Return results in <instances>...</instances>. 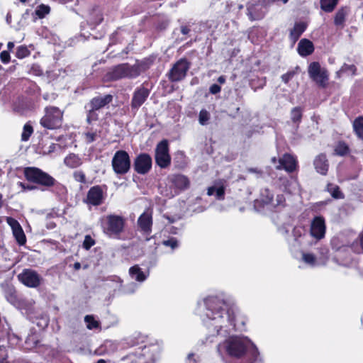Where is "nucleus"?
<instances>
[{"mask_svg": "<svg viewBox=\"0 0 363 363\" xmlns=\"http://www.w3.org/2000/svg\"><path fill=\"white\" fill-rule=\"evenodd\" d=\"M206 316L216 321L215 330L219 333L223 328L235 326L234 311L223 299L218 296H208L204 300Z\"/></svg>", "mask_w": 363, "mask_h": 363, "instance_id": "nucleus-1", "label": "nucleus"}, {"mask_svg": "<svg viewBox=\"0 0 363 363\" xmlns=\"http://www.w3.org/2000/svg\"><path fill=\"white\" fill-rule=\"evenodd\" d=\"M226 351L230 356L237 358L247 353L249 357L248 363H257L259 356L258 349L252 342L239 338L230 340L228 342Z\"/></svg>", "mask_w": 363, "mask_h": 363, "instance_id": "nucleus-2", "label": "nucleus"}, {"mask_svg": "<svg viewBox=\"0 0 363 363\" xmlns=\"http://www.w3.org/2000/svg\"><path fill=\"white\" fill-rule=\"evenodd\" d=\"M160 352V345L150 339L138 352H130L123 359L128 360L130 363H153Z\"/></svg>", "mask_w": 363, "mask_h": 363, "instance_id": "nucleus-3", "label": "nucleus"}, {"mask_svg": "<svg viewBox=\"0 0 363 363\" xmlns=\"http://www.w3.org/2000/svg\"><path fill=\"white\" fill-rule=\"evenodd\" d=\"M26 179L30 183L49 189L58 184L57 181L48 173L35 167H27L23 169Z\"/></svg>", "mask_w": 363, "mask_h": 363, "instance_id": "nucleus-4", "label": "nucleus"}, {"mask_svg": "<svg viewBox=\"0 0 363 363\" xmlns=\"http://www.w3.org/2000/svg\"><path fill=\"white\" fill-rule=\"evenodd\" d=\"M101 225L107 236L118 238L124 231L125 218L120 215L109 214L102 218Z\"/></svg>", "mask_w": 363, "mask_h": 363, "instance_id": "nucleus-5", "label": "nucleus"}, {"mask_svg": "<svg viewBox=\"0 0 363 363\" xmlns=\"http://www.w3.org/2000/svg\"><path fill=\"white\" fill-rule=\"evenodd\" d=\"M63 111L55 106H48L44 108V116L40 120V124L44 128L56 130L62 127Z\"/></svg>", "mask_w": 363, "mask_h": 363, "instance_id": "nucleus-6", "label": "nucleus"}, {"mask_svg": "<svg viewBox=\"0 0 363 363\" xmlns=\"http://www.w3.org/2000/svg\"><path fill=\"white\" fill-rule=\"evenodd\" d=\"M113 172L117 175H125L131 169V160L128 152L123 150H117L111 160Z\"/></svg>", "mask_w": 363, "mask_h": 363, "instance_id": "nucleus-7", "label": "nucleus"}, {"mask_svg": "<svg viewBox=\"0 0 363 363\" xmlns=\"http://www.w3.org/2000/svg\"><path fill=\"white\" fill-rule=\"evenodd\" d=\"M191 67V62L182 57L174 62L167 72L166 77L170 82H179L184 80Z\"/></svg>", "mask_w": 363, "mask_h": 363, "instance_id": "nucleus-8", "label": "nucleus"}, {"mask_svg": "<svg viewBox=\"0 0 363 363\" xmlns=\"http://www.w3.org/2000/svg\"><path fill=\"white\" fill-rule=\"evenodd\" d=\"M138 74L136 69L128 63H122L113 67L107 72L106 77L111 81H117L123 78H136Z\"/></svg>", "mask_w": 363, "mask_h": 363, "instance_id": "nucleus-9", "label": "nucleus"}, {"mask_svg": "<svg viewBox=\"0 0 363 363\" xmlns=\"http://www.w3.org/2000/svg\"><path fill=\"white\" fill-rule=\"evenodd\" d=\"M311 79L318 87L325 89L328 85L329 74L326 69L322 68L318 62H311L308 69Z\"/></svg>", "mask_w": 363, "mask_h": 363, "instance_id": "nucleus-10", "label": "nucleus"}, {"mask_svg": "<svg viewBox=\"0 0 363 363\" xmlns=\"http://www.w3.org/2000/svg\"><path fill=\"white\" fill-rule=\"evenodd\" d=\"M155 159L156 164L161 168H167L171 164V156L167 140L163 139L157 145Z\"/></svg>", "mask_w": 363, "mask_h": 363, "instance_id": "nucleus-11", "label": "nucleus"}, {"mask_svg": "<svg viewBox=\"0 0 363 363\" xmlns=\"http://www.w3.org/2000/svg\"><path fill=\"white\" fill-rule=\"evenodd\" d=\"M153 225L152 211H144L138 218L137 226L139 231L145 236V240L149 241Z\"/></svg>", "mask_w": 363, "mask_h": 363, "instance_id": "nucleus-12", "label": "nucleus"}, {"mask_svg": "<svg viewBox=\"0 0 363 363\" xmlns=\"http://www.w3.org/2000/svg\"><path fill=\"white\" fill-rule=\"evenodd\" d=\"M145 85H147V82H146L137 87L133 94L130 107L132 111H134L135 112L138 111V110L146 101L150 94V89L146 87Z\"/></svg>", "mask_w": 363, "mask_h": 363, "instance_id": "nucleus-13", "label": "nucleus"}, {"mask_svg": "<svg viewBox=\"0 0 363 363\" xmlns=\"http://www.w3.org/2000/svg\"><path fill=\"white\" fill-rule=\"evenodd\" d=\"M152 160L148 153L142 152L138 155L133 161L134 171L141 175L147 174L152 169Z\"/></svg>", "mask_w": 363, "mask_h": 363, "instance_id": "nucleus-14", "label": "nucleus"}, {"mask_svg": "<svg viewBox=\"0 0 363 363\" xmlns=\"http://www.w3.org/2000/svg\"><path fill=\"white\" fill-rule=\"evenodd\" d=\"M18 281L29 288H36L40 285L41 277L39 274L31 269H24L17 276Z\"/></svg>", "mask_w": 363, "mask_h": 363, "instance_id": "nucleus-15", "label": "nucleus"}, {"mask_svg": "<svg viewBox=\"0 0 363 363\" xmlns=\"http://www.w3.org/2000/svg\"><path fill=\"white\" fill-rule=\"evenodd\" d=\"M279 164L276 166L277 170L284 169L287 173H293L297 170L298 162L296 157L289 153H284L278 160Z\"/></svg>", "mask_w": 363, "mask_h": 363, "instance_id": "nucleus-16", "label": "nucleus"}, {"mask_svg": "<svg viewBox=\"0 0 363 363\" xmlns=\"http://www.w3.org/2000/svg\"><path fill=\"white\" fill-rule=\"evenodd\" d=\"M326 225L325 218L321 216H315L311 223L310 234L316 239L320 240L325 235Z\"/></svg>", "mask_w": 363, "mask_h": 363, "instance_id": "nucleus-17", "label": "nucleus"}, {"mask_svg": "<svg viewBox=\"0 0 363 363\" xmlns=\"http://www.w3.org/2000/svg\"><path fill=\"white\" fill-rule=\"evenodd\" d=\"M149 340L150 338L148 336L145 335L140 333H136L125 340L123 343L124 347H134L135 351L133 352H136L142 349L144 345L147 343Z\"/></svg>", "mask_w": 363, "mask_h": 363, "instance_id": "nucleus-18", "label": "nucleus"}, {"mask_svg": "<svg viewBox=\"0 0 363 363\" xmlns=\"http://www.w3.org/2000/svg\"><path fill=\"white\" fill-rule=\"evenodd\" d=\"M6 221L11 228L13 235L16 242L23 246L26 243V237L19 222L12 217H6Z\"/></svg>", "mask_w": 363, "mask_h": 363, "instance_id": "nucleus-19", "label": "nucleus"}, {"mask_svg": "<svg viewBox=\"0 0 363 363\" xmlns=\"http://www.w3.org/2000/svg\"><path fill=\"white\" fill-rule=\"evenodd\" d=\"M104 191L100 185H95L89 189L86 198V203L98 206L104 203Z\"/></svg>", "mask_w": 363, "mask_h": 363, "instance_id": "nucleus-20", "label": "nucleus"}, {"mask_svg": "<svg viewBox=\"0 0 363 363\" xmlns=\"http://www.w3.org/2000/svg\"><path fill=\"white\" fill-rule=\"evenodd\" d=\"M113 100V96L111 94L104 95L99 94L91 98L87 104L94 109L100 111L102 108L108 107L109 104L112 103Z\"/></svg>", "mask_w": 363, "mask_h": 363, "instance_id": "nucleus-21", "label": "nucleus"}, {"mask_svg": "<svg viewBox=\"0 0 363 363\" xmlns=\"http://www.w3.org/2000/svg\"><path fill=\"white\" fill-rule=\"evenodd\" d=\"M313 166L315 171L318 174L323 176L327 175L329 170L330 164L326 154H318L313 160Z\"/></svg>", "mask_w": 363, "mask_h": 363, "instance_id": "nucleus-22", "label": "nucleus"}, {"mask_svg": "<svg viewBox=\"0 0 363 363\" xmlns=\"http://www.w3.org/2000/svg\"><path fill=\"white\" fill-rule=\"evenodd\" d=\"M170 182L174 188L180 191H184L190 186L189 178L186 176L179 174L172 175L170 178Z\"/></svg>", "mask_w": 363, "mask_h": 363, "instance_id": "nucleus-23", "label": "nucleus"}, {"mask_svg": "<svg viewBox=\"0 0 363 363\" xmlns=\"http://www.w3.org/2000/svg\"><path fill=\"white\" fill-rule=\"evenodd\" d=\"M349 12L350 7L347 6L339 8L334 16V25L340 28H343L345 26L346 18Z\"/></svg>", "mask_w": 363, "mask_h": 363, "instance_id": "nucleus-24", "label": "nucleus"}, {"mask_svg": "<svg viewBox=\"0 0 363 363\" xmlns=\"http://www.w3.org/2000/svg\"><path fill=\"white\" fill-rule=\"evenodd\" d=\"M314 45L312 41L303 38L298 44L297 51L301 57H307L314 52Z\"/></svg>", "mask_w": 363, "mask_h": 363, "instance_id": "nucleus-25", "label": "nucleus"}, {"mask_svg": "<svg viewBox=\"0 0 363 363\" xmlns=\"http://www.w3.org/2000/svg\"><path fill=\"white\" fill-rule=\"evenodd\" d=\"M307 28V23L303 21L295 23L293 28L290 30L289 38L294 43Z\"/></svg>", "mask_w": 363, "mask_h": 363, "instance_id": "nucleus-26", "label": "nucleus"}, {"mask_svg": "<svg viewBox=\"0 0 363 363\" xmlns=\"http://www.w3.org/2000/svg\"><path fill=\"white\" fill-rule=\"evenodd\" d=\"M350 249L352 252L357 254H363V233H360L358 238L354 241L350 247H343L338 250L339 253H343Z\"/></svg>", "mask_w": 363, "mask_h": 363, "instance_id": "nucleus-27", "label": "nucleus"}, {"mask_svg": "<svg viewBox=\"0 0 363 363\" xmlns=\"http://www.w3.org/2000/svg\"><path fill=\"white\" fill-rule=\"evenodd\" d=\"M64 163L69 168L76 169L83 164V161L78 155L69 153L65 157Z\"/></svg>", "mask_w": 363, "mask_h": 363, "instance_id": "nucleus-28", "label": "nucleus"}, {"mask_svg": "<svg viewBox=\"0 0 363 363\" xmlns=\"http://www.w3.org/2000/svg\"><path fill=\"white\" fill-rule=\"evenodd\" d=\"M325 191L330 193L331 196L335 199H342L345 198V194L341 191L340 186L333 183H328L325 187Z\"/></svg>", "mask_w": 363, "mask_h": 363, "instance_id": "nucleus-29", "label": "nucleus"}, {"mask_svg": "<svg viewBox=\"0 0 363 363\" xmlns=\"http://www.w3.org/2000/svg\"><path fill=\"white\" fill-rule=\"evenodd\" d=\"M340 0H319L320 9L325 13H332L337 8Z\"/></svg>", "mask_w": 363, "mask_h": 363, "instance_id": "nucleus-30", "label": "nucleus"}, {"mask_svg": "<svg viewBox=\"0 0 363 363\" xmlns=\"http://www.w3.org/2000/svg\"><path fill=\"white\" fill-rule=\"evenodd\" d=\"M303 109L301 106L294 107L290 112L291 120L294 124L296 125L298 128L299 127L300 123H301L303 118Z\"/></svg>", "mask_w": 363, "mask_h": 363, "instance_id": "nucleus-31", "label": "nucleus"}, {"mask_svg": "<svg viewBox=\"0 0 363 363\" xmlns=\"http://www.w3.org/2000/svg\"><path fill=\"white\" fill-rule=\"evenodd\" d=\"M84 108L86 111V121L87 124L91 125L99 119V111L90 107L87 104L85 105Z\"/></svg>", "mask_w": 363, "mask_h": 363, "instance_id": "nucleus-32", "label": "nucleus"}, {"mask_svg": "<svg viewBox=\"0 0 363 363\" xmlns=\"http://www.w3.org/2000/svg\"><path fill=\"white\" fill-rule=\"evenodd\" d=\"M352 128L357 137L363 141V116H358L353 121Z\"/></svg>", "mask_w": 363, "mask_h": 363, "instance_id": "nucleus-33", "label": "nucleus"}, {"mask_svg": "<svg viewBox=\"0 0 363 363\" xmlns=\"http://www.w3.org/2000/svg\"><path fill=\"white\" fill-rule=\"evenodd\" d=\"M129 274L133 279L139 282L144 281L147 278V276L138 264H135L129 269Z\"/></svg>", "mask_w": 363, "mask_h": 363, "instance_id": "nucleus-34", "label": "nucleus"}, {"mask_svg": "<svg viewBox=\"0 0 363 363\" xmlns=\"http://www.w3.org/2000/svg\"><path fill=\"white\" fill-rule=\"evenodd\" d=\"M153 60L150 58H145L143 60H142L140 63H136L133 66V67L136 69V71H138V74H137V77L140 75L142 72H145L147 71L150 66L152 65Z\"/></svg>", "mask_w": 363, "mask_h": 363, "instance_id": "nucleus-35", "label": "nucleus"}, {"mask_svg": "<svg viewBox=\"0 0 363 363\" xmlns=\"http://www.w3.org/2000/svg\"><path fill=\"white\" fill-rule=\"evenodd\" d=\"M334 152L336 155L345 156L350 153V147L345 141L340 140L335 145Z\"/></svg>", "mask_w": 363, "mask_h": 363, "instance_id": "nucleus-36", "label": "nucleus"}, {"mask_svg": "<svg viewBox=\"0 0 363 363\" xmlns=\"http://www.w3.org/2000/svg\"><path fill=\"white\" fill-rule=\"evenodd\" d=\"M5 297L6 300L12 304H15L18 301L17 291L14 288H9L5 291Z\"/></svg>", "mask_w": 363, "mask_h": 363, "instance_id": "nucleus-37", "label": "nucleus"}, {"mask_svg": "<svg viewBox=\"0 0 363 363\" xmlns=\"http://www.w3.org/2000/svg\"><path fill=\"white\" fill-rule=\"evenodd\" d=\"M50 6L42 4L36 8L35 13L39 18H43L45 17L46 15H48L50 13Z\"/></svg>", "mask_w": 363, "mask_h": 363, "instance_id": "nucleus-38", "label": "nucleus"}, {"mask_svg": "<svg viewBox=\"0 0 363 363\" xmlns=\"http://www.w3.org/2000/svg\"><path fill=\"white\" fill-rule=\"evenodd\" d=\"M84 321L86 323V328L89 330L96 329L100 327L99 321L96 320L93 315H86L84 317Z\"/></svg>", "mask_w": 363, "mask_h": 363, "instance_id": "nucleus-39", "label": "nucleus"}, {"mask_svg": "<svg viewBox=\"0 0 363 363\" xmlns=\"http://www.w3.org/2000/svg\"><path fill=\"white\" fill-rule=\"evenodd\" d=\"M30 53L26 45H20L17 47L15 55L18 59H23L28 57Z\"/></svg>", "mask_w": 363, "mask_h": 363, "instance_id": "nucleus-40", "label": "nucleus"}, {"mask_svg": "<svg viewBox=\"0 0 363 363\" xmlns=\"http://www.w3.org/2000/svg\"><path fill=\"white\" fill-rule=\"evenodd\" d=\"M33 133V128L29 123H26L23 128V132L21 134V140L22 141H28Z\"/></svg>", "mask_w": 363, "mask_h": 363, "instance_id": "nucleus-41", "label": "nucleus"}, {"mask_svg": "<svg viewBox=\"0 0 363 363\" xmlns=\"http://www.w3.org/2000/svg\"><path fill=\"white\" fill-rule=\"evenodd\" d=\"M350 72L352 75L357 74V67L354 65H347L345 63L340 68V69L336 72L337 77H340V72Z\"/></svg>", "mask_w": 363, "mask_h": 363, "instance_id": "nucleus-42", "label": "nucleus"}, {"mask_svg": "<svg viewBox=\"0 0 363 363\" xmlns=\"http://www.w3.org/2000/svg\"><path fill=\"white\" fill-rule=\"evenodd\" d=\"M95 244L96 240L90 235H86L82 243V247L86 250H89Z\"/></svg>", "mask_w": 363, "mask_h": 363, "instance_id": "nucleus-43", "label": "nucleus"}, {"mask_svg": "<svg viewBox=\"0 0 363 363\" xmlns=\"http://www.w3.org/2000/svg\"><path fill=\"white\" fill-rule=\"evenodd\" d=\"M72 177L77 182L85 184L86 179L85 173L82 170H76L73 172Z\"/></svg>", "mask_w": 363, "mask_h": 363, "instance_id": "nucleus-44", "label": "nucleus"}, {"mask_svg": "<svg viewBox=\"0 0 363 363\" xmlns=\"http://www.w3.org/2000/svg\"><path fill=\"white\" fill-rule=\"evenodd\" d=\"M210 119V113L206 110L202 109L199 112V121L202 125H206Z\"/></svg>", "mask_w": 363, "mask_h": 363, "instance_id": "nucleus-45", "label": "nucleus"}, {"mask_svg": "<svg viewBox=\"0 0 363 363\" xmlns=\"http://www.w3.org/2000/svg\"><path fill=\"white\" fill-rule=\"evenodd\" d=\"M162 245L166 247H169L172 250H174L178 247V240L176 238L172 237L169 238L168 240H163Z\"/></svg>", "mask_w": 363, "mask_h": 363, "instance_id": "nucleus-46", "label": "nucleus"}, {"mask_svg": "<svg viewBox=\"0 0 363 363\" xmlns=\"http://www.w3.org/2000/svg\"><path fill=\"white\" fill-rule=\"evenodd\" d=\"M303 260L307 264L314 265L316 258L315 256L312 253H303Z\"/></svg>", "mask_w": 363, "mask_h": 363, "instance_id": "nucleus-47", "label": "nucleus"}, {"mask_svg": "<svg viewBox=\"0 0 363 363\" xmlns=\"http://www.w3.org/2000/svg\"><path fill=\"white\" fill-rule=\"evenodd\" d=\"M0 60L2 63L8 64L11 60L10 52L4 50L0 53Z\"/></svg>", "mask_w": 363, "mask_h": 363, "instance_id": "nucleus-48", "label": "nucleus"}, {"mask_svg": "<svg viewBox=\"0 0 363 363\" xmlns=\"http://www.w3.org/2000/svg\"><path fill=\"white\" fill-rule=\"evenodd\" d=\"M295 74V71H289L286 73L281 75V79L285 84H287L294 77Z\"/></svg>", "mask_w": 363, "mask_h": 363, "instance_id": "nucleus-49", "label": "nucleus"}, {"mask_svg": "<svg viewBox=\"0 0 363 363\" xmlns=\"http://www.w3.org/2000/svg\"><path fill=\"white\" fill-rule=\"evenodd\" d=\"M216 199L218 200L224 199V198H225V187L223 186L216 187Z\"/></svg>", "mask_w": 363, "mask_h": 363, "instance_id": "nucleus-50", "label": "nucleus"}, {"mask_svg": "<svg viewBox=\"0 0 363 363\" xmlns=\"http://www.w3.org/2000/svg\"><path fill=\"white\" fill-rule=\"evenodd\" d=\"M168 26L169 21L167 20H162L157 23L155 28L157 30H164L167 28Z\"/></svg>", "mask_w": 363, "mask_h": 363, "instance_id": "nucleus-51", "label": "nucleus"}, {"mask_svg": "<svg viewBox=\"0 0 363 363\" xmlns=\"http://www.w3.org/2000/svg\"><path fill=\"white\" fill-rule=\"evenodd\" d=\"M220 91H221V87L220 85H218L217 84H213L209 87V92L212 94H217L220 93Z\"/></svg>", "mask_w": 363, "mask_h": 363, "instance_id": "nucleus-52", "label": "nucleus"}, {"mask_svg": "<svg viewBox=\"0 0 363 363\" xmlns=\"http://www.w3.org/2000/svg\"><path fill=\"white\" fill-rule=\"evenodd\" d=\"M276 201H277L276 206H284L285 202H286L284 195V194H278L276 198Z\"/></svg>", "mask_w": 363, "mask_h": 363, "instance_id": "nucleus-53", "label": "nucleus"}, {"mask_svg": "<svg viewBox=\"0 0 363 363\" xmlns=\"http://www.w3.org/2000/svg\"><path fill=\"white\" fill-rule=\"evenodd\" d=\"M180 32L184 35H187L191 32V26L189 24L182 25L180 27Z\"/></svg>", "mask_w": 363, "mask_h": 363, "instance_id": "nucleus-54", "label": "nucleus"}, {"mask_svg": "<svg viewBox=\"0 0 363 363\" xmlns=\"http://www.w3.org/2000/svg\"><path fill=\"white\" fill-rule=\"evenodd\" d=\"M88 143H92L96 140V134L95 133L88 132L85 134Z\"/></svg>", "mask_w": 363, "mask_h": 363, "instance_id": "nucleus-55", "label": "nucleus"}, {"mask_svg": "<svg viewBox=\"0 0 363 363\" xmlns=\"http://www.w3.org/2000/svg\"><path fill=\"white\" fill-rule=\"evenodd\" d=\"M18 186H21L23 189H27V190H34L36 189V186H33V185H28V184H24L23 182H19L18 183Z\"/></svg>", "mask_w": 363, "mask_h": 363, "instance_id": "nucleus-56", "label": "nucleus"}, {"mask_svg": "<svg viewBox=\"0 0 363 363\" xmlns=\"http://www.w3.org/2000/svg\"><path fill=\"white\" fill-rule=\"evenodd\" d=\"M195 354L194 353L189 354L186 358V363H196V359L194 357Z\"/></svg>", "mask_w": 363, "mask_h": 363, "instance_id": "nucleus-57", "label": "nucleus"}, {"mask_svg": "<svg viewBox=\"0 0 363 363\" xmlns=\"http://www.w3.org/2000/svg\"><path fill=\"white\" fill-rule=\"evenodd\" d=\"M216 186H215L208 187V190H207V194L208 196L213 195L214 194H216Z\"/></svg>", "mask_w": 363, "mask_h": 363, "instance_id": "nucleus-58", "label": "nucleus"}, {"mask_svg": "<svg viewBox=\"0 0 363 363\" xmlns=\"http://www.w3.org/2000/svg\"><path fill=\"white\" fill-rule=\"evenodd\" d=\"M289 0H264L265 4H272L275 2L282 1L284 4H286Z\"/></svg>", "mask_w": 363, "mask_h": 363, "instance_id": "nucleus-59", "label": "nucleus"}, {"mask_svg": "<svg viewBox=\"0 0 363 363\" xmlns=\"http://www.w3.org/2000/svg\"><path fill=\"white\" fill-rule=\"evenodd\" d=\"M225 81H226V77L224 75H221L220 76L218 79H217V82L220 84H223L225 83Z\"/></svg>", "mask_w": 363, "mask_h": 363, "instance_id": "nucleus-60", "label": "nucleus"}, {"mask_svg": "<svg viewBox=\"0 0 363 363\" xmlns=\"http://www.w3.org/2000/svg\"><path fill=\"white\" fill-rule=\"evenodd\" d=\"M14 48V43L13 42H9L7 44V48L9 52L11 51Z\"/></svg>", "mask_w": 363, "mask_h": 363, "instance_id": "nucleus-61", "label": "nucleus"}, {"mask_svg": "<svg viewBox=\"0 0 363 363\" xmlns=\"http://www.w3.org/2000/svg\"><path fill=\"white\" fill-rule=\"evenodd\" d=\"M81 267H82V266H81V264H80L79 262H75V263L74 264V266H73L74 269V270H77H77H79V269H81Z\"/></svg>", "mask_w": 363, "mask_h": 363, "instance_id": "nucleus-62", "label": "nucleus"}, {"mask_svg": "<svg viewBox=\"0 0 363 363\" xmlns=\"http://www.w3.org/2000/svg\"><path fill=\"white\" fill-rule=\"evenodd\" d=\"M4 201L3 199V194L0 193V209L4 206Z\"/></svg>", "mask_w": 363, "mask_h": 363, "instance_id": "nucleus-63", "label": "nucleus"}, {"mask_svg": "<svg viewBox=\"0 0 363 363\" xmlns=\"http://www.w3.org/2000/svg\"><path fill=\"white\" fill-rule=\"evenodd\" d=\"M0 363H9L7 357L0 358Z\"/></svg>", "mask_w": 363, "mask_h": 363, "instance_id": "nucleus-64", "label": "nucleus"}]
</instances>
